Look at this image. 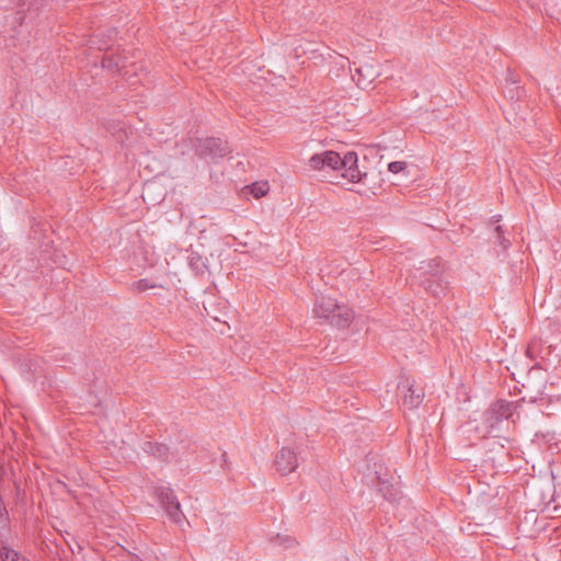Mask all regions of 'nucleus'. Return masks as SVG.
<instances>
[{"label": "nucleus", "instance_id": "18", "mask_svg": "<svg viewBox=\"0 0 561 561\" xmlns=\"http://www.w3.org/2000/svg\"><path fill=\"white\" fill-rule=\"evenodd\" d=\"M553 102L561 107V87H557L556 91L551 93Z\"/></svg>", "mask_w": 561, "mask_h": 561}, {"label": "nucleus", "instance_id": "8", "mask_svg": "<svg viewBox=\"0 0 561 561\" xmlns=\"http://www.w3.org/2000/svg\"><path fill=\"white\" fill-rule=\"evenodd\" d=\"M379 76L378 70L370 64H364L355 69V73L352 75V79L356 84L365 89Z\"/></svg>", "mask_w": 561, "mask_h": 561}, {"label": "nucleus", "instance_id": "2", "mask_svg": "<svg viewBox=\"0 0 561 561\" xmlns=\"http://www.w3.org/2000/svg\"><path fill=\"white\" fill-rule=\"evenodd\" d=\"M313 317L322 323L346 328L353 321V311L343 304H339L330 296H318L313 306Z\"/></svg>", "mask_w": 561, "mask_h": 561}, {"label": "nucleus", "instance_id": "5", "mask_svg": "<svg viewBox=\"0 0 561 561\" xmlns=\"http://www.w3.org/2000/svg\"><path fill=\"white\" fill-rule=\"evenodd\" d=\"M399 391L401 393V403L408 409L417 408L424 399L423 389L415 387L414 382L410 379L400 382Z\"/></svg>", "mask_w": 561, "mask_h": 561}, {"label": "nucleus", "instance_id": "7", "mask_svg": "<svg viewBox=\"0 0 561 561\" xmlns=\"http://www.w3.org/2000/svg\"><path fill=\"white\" fill-rule=\"evenodd\" d=\"M275 466L282 474H288L298 467V459L295 451L290 448H282L276 455Z\"/></svg>", "mask_w": 561, "mask_h": 561}, {"label": "nucleus", "instance_id": "10", "mask_svg": "<svg viewBox=\"0 0 561 561\" xmlns=\"http://www.w3.org/2000/svg\"><path fill=\"white\" fill-rule=\"evenodd\" d=\"M168 516L176 524H180L184 519V515L181 511L180 503L178 499H171L170 503H168L164 507Z\"/></svg>", "mask_w": 561, "mask_h": 561}, {"label": "nucleus", "instance_id": "13", "mask_svg": "<svg viewBox=\"0 0 561 561\" xmlns=\"http://www.w3.org/2000/svg\"><path fill=\"white\" fill-rule=\"evenodd\" d=\"M159 502L164 507L168 503H170L171 499H175L176 496L173 494V492L169 489L161 490L159 493Z\"/></svg>", "mask_w": 561, "mask_h": 561}, {"label": "nucleus", "instance_id": "22", "mask_svg": "<svg viewBox=\"0 0 561 561\" xmlns=\"http://www.w3.org/2000/svg\"><path fill=\"white\" fill-rule=\"evenodd\" d=\"M3 512H5L4 507L0 504V517L2 516Z\"/></svg>", "mask_w": 561, "mask_h": 561}, {"label": "nucleus", "instance_id": "16", "mask_svg": "<svg viewBox=\"0 0 561 561\" xmlns=\"http://www.w3.org/2000/svg\"><path fill=\"white\" fill-rule=\"evenodd\" d=\"M134 286L137 291H145L148 288L154 287V285H149L146 279L138 280Z\"/></svg>", "mask_w": 561, "mask_h": 561}, {"label": "nucleus", "instance_id": "1", "mask_svg": "<svg viewBox=\"0 0 561 561\" xmlns=\"http://www.w3.org/2000/svg\"><path fill=\"white\" fill-rule=\"evenodd\" d=\"M309 165L318 171H340L342 176L352 183L359 182L363 178V173L357 167V154L352 151L346 152L343 158L337 152L331 150L314 153L309 159Z\"/></svg>", "mask_w": 561, "mask_h": 561}, {"label": "nucleus", "instance_id": "19", "mask_svg": "<svg viewBox=\"0 0 561 561\" xmlns=\"http://www.w3.org/2000/svg\"><path fill=\"white\" fill-rule=\"evenodd\" d=\"M147 445L151 451H153V448H154L157 450V453L159 454V457H163V454L167 450V447L164 445L152 446L151 443H147Z\"/></svg>", "mask_w": 561, "mask_h": 561}, {"label": "nucleus", "instance_id": "4", "mask_svg": "<svg viewBox=\"0 0 561 561\" xmlns=\"http://www.w3.org/2000/svg\"><path fill=\"white\" fill-rule=\"evenodd\" d=\"M194 147L196 153L202 158H222L230 152L228 142L221 138L197 139Z\"/></svg>", "mask_w": 561, "mask_h": 561}, {"label": "nucleus", "instance_id": "9", "mask_svg": "<svg viewBox=\"0 0 561 561\" xmlns=\"http://www.w3.org/2000/svg\"><path fill=\"white\" fill-rule=\"evenodd\" d=\"M102 67L108 70L121 71L127 67L126 57L115 54L105 55L102 59Z\"/></svg>", "mask_w": 561, "mask_h": 561}, {"label": "nucleus", "instance_id": "11", "mask_svg": "<svg viewBox=\"0 0 561 561\" xmlns=\"http://www.w3.org/2000/svg\"><path fill=\"white\" fill-rule=\"evenodd\" d=\"M0 557L2 561H28L25 557L20 556L15 550L4 546L0 549Z\"/></svg>", "mask_w": 561, "mask_h": 561}, {"label": "nucleus", "instance_id": "3", "mask_svg": "<svg viewBox=\"0 0 561 561\" xmlns=\"http://www.w3.org/2000/svg\"><path fill=\"white\" fill-rule=\"evenodd\" d=\"M443 267L437 260L421 262L415 268L413 277L416 278L424 289L435 298L446 296L448 291L447 283L440 277Z\"/></svg>", "mask_w": 561, "mask_h": 561}, {"label": "nucleus", "instance_id": "21", "mask_svg": "<svg viewBox=\"0 0 561 561\" xmlns=\"http://www.w3.org/2000/svg\"><path fill=\"white\" fill-rule=\"evenodd\" d=\"M380 490H381V492H383V496H385V497H388V494H387L386 488H381Z\"/></svg>", "mask_w": 561, "mask_h": 561}, {"label": "nucleus", "instance_id": "6", "mask_svg": "<svg viewBox=\"0 0 561 561\" xmlns=\"http://www.w3.org/2000/svg\"><path fill=\"white\" fill-rule=\"evenodd\" d=\"M516 407L512 402L496 401L485 412V422L489 423L491 427H494L500 421L510 419Z\"/></svg>", "mask_w": 561, "mask_h": 561}, {"label": "nucleus", "instance_id": "14", "mask_svg": "<svg viewBox=\"0 0 561 561\" xmlns=\"http://www.w3.org/2000/svg\"><path fill=\"white\" fill-rule=\"evenodd\" d=\"M494 233H495V237H496V239H497L499 244H500L504 250H505V249H507V248H508V245H510V242H508V240H506V239L504 238V236H503V233H504V232H503L502 227H501V226H496V227L494 228Z\"/></svg>", "mask_w": 561, "mask_h": 561}, {"label": "nucleus", "instance_id": "20", "mask_svg": "<svg viewBox=\"0 0 561 561\" xmlns=\"http://www.w3.org/2000/svg\"><path fill=\"white\" fill-rule=\"evenodd\" d=\"M151 186H152L151 184H147V185L145 186L144 192H145V193H147V192L151 188Z\"/></svg>", "mask_w": 561, "mask_h": 561}, {"label": "nucleus", "instance_id": "17", "mask_svg": "<svg viewBox=\"0 0 561 561\" xmlns=\"http://www.w3.org/2000/svg\"><path fill=\"white\" fill-rule=\"evenodd\" d=\"M336 66L339 67V70H344L346 67L350 66V60L348 58L344 57V56H341L339 55L336 57Z\"/></svg>", "mask_w": 561, "mask_h": 561}, {"label": "nucleus", "instance_id": "12", "mask_svg": "<svg viewBox=\"0 0 561 561\" xmlns=\"http://www.w3.org/2000/svg\"><path fill=\"white\" fill-rule=\"evenodd\" d=\"M249 190L254 197L260 198L267 193L268 184L266 182H256L249 186Z\"/></svg>", "mask_w": 561, "mask_h": 561}, {"label": "nucleus", "instance_id": "15", "mask_svg": "<svg viewBox=\"0 0 561 561\" xmlns=\"http://www.w3.org/2000/svg\"><path fill=\"white\" fill-rule=\"evenodd\" d=\"M407 169V163L404 161H393L388 164V170L391 173H399Z\"/></svg>", "mask_w": 561, "mask_h": 561}]
</instances>
